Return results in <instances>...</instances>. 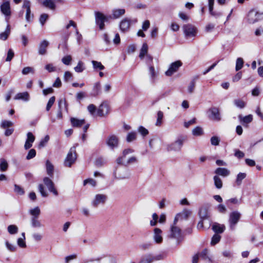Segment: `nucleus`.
<instances>
[{
	"label": "nucleus",
	"instance_id": "obj_52",
	"mask_svg": "<svg viewBox=\"0 0 263 263\" xmlns=\"http://www.w3.org/2000/svg\"><path fill=\"white\" fill-rule=\"evenodd\" d=\"M200 256L204 260L208 259L211 261V258L208 256V250L206 249H204L200 254Z\"/></svg>",
	"mask_w": 263,
	"mask_h": 263
},
{
	"label": "nucleus",
	"instance_id": "obj_47",
	"mask_svg": "<svg viewBox=\"0 0 263 263\" xmlns=\"http://www.w3.org/2000/svg\"><path fill=\"white\" fill-rule=\"evenodd\" d=\"M38 189L42 196L47 197L48 196V193L45 191L44 186L42 184H40L39 185Z\"/></svg>",
	"mask_w": 263,
	"mask_h": 263
},
{
	"label": "nucleus",
	"instance_id": "obj_11",
	"mask_svg": "<svg viewBox=\"0 0 263 263\" xmlns=\"http://www.w3.org/2000/svg\"><path fill=\"white\" fill-rule=\"evenodd\" d=\"M107 199V196L106 195L101 194H97L92 201L91 204L93 207L97 208L99 204H104Z\"/></svg>",
	"mask_w": 263,
	"mask_h": 263
},
{
	"label": "nucleus",
	"instance_id": "obj_61",
	"mask_svg": "<svg viewBox=\"0 0 263 263\" xmlns=\"http://www.w3.org/2000/svg\"><path fill=\"white\" fill-rule=\"evenodd\" d=\"M6 246L8 250L11 252H15L16 250V247L10 243L8 241H6Z\"/></svg>",
	"mask_w": 263,
	"mask_h": 263
},
{
	"label": "nucleus",
	"instance_id": "obj_48",
	"mask_svg": "<svg viewBox=\"0 0 263 263\" xmlns=\"http://www.w3.org/2000/svg\"><path fill=\"white\" fill-rule=\"evenodd\" d=\"M74 70L77 72H82L85 69L84 63L82 61H79L77 66L74 67Z\"/></svg>",
	"mask_w": 263,
	"mask_h": 263
},
{
	"label": "nucleus",
	"instance_id": "obj_43",
	"mask_svg": "<svg viewBox=\"0 0 263 263\" xmlns=\"http://www.w3.org/2000/svg\"><path fill=\"white\" fill-rule=\"evenodd\" d=\"M163 118V113L161 111H159L157 113V119L156 122V125L160 126L162 123V120Z\"/></svg>",
	"mask_w": 263,
	"mask_h": 263
},
{
	"label": "nucleus",
	"instance_id": "obj_7",
	"mask_svg": "<svg viewBox=\"0 0 263 263\" xmlns=\"http://www.w3.org/2000/svg\"><path fill=\"white\" fill-rule=\"evenodd\" d=\"M208 118L214 121H220L221 120V116L218 108L216 107H212L209 109L207 112Z\"/></svg>",
	"mask_w": 263,
	"mask_h": 263
},
{
	"label": "nucleus",
	"instance_id": "obj_26",
	"mask_svg": "<svg viewBox=\"0 0 263 263\" xmlns=\"http://www.w3.org/2000/svg\"><path fill=\"white\" fill-rule=\"evenodd\" d=\"M212 230L217 234L222 233L225 230V226L223 224H220L218 223H214L212 226Z\"/></svg>",
	"mask_w": 263,
	"mask_h": 263
},
{
	"label": "nucleus",
	"instance_id": "obj_44",
	"mask_svg": "<svg viewBox=\"0 0 263 263\" xmlns=\"http://www.w3.org/2000/svg\"><path fill=\"white\" fill-rule=\"evenodd\" d=\"M8 231L10 234H15L18 232V228L15 225H10L8 227Z\"/></svg>",
	"mask_w": 263,
	"mask_h": 263
},
{
	"label": "nucleus",
	"instance_id": "obj_55",
	"mask_svg": "<svg viewBox=\"0 0 263 263\" xmlns=\"http://www.w3.org/2000/svg\"><path fill=\"white\" fill-rule=\"evenodd\" d=\"M72 60V58L70 55H66L62 59V62L66 65H69L70 64L71 61Z\"/></svg>",
	"mask_w": 263,
	"mask_h": 263
},
{
	"label": "nucleus",
	"instance_id": "obj_41",
	"mask_svg": "<svg viewBox=\"0 0 263 263\" xmlns=\"http://www.w3.org/2000/svg\"><path fill=\"white\" fill-rule=\"evenodd\" d=\"M91 63L95 69L103 70L105 68L104 66L100 62L93 60Z\"/></svg>",
	"mask_w": 263,
	"mask_h": 263
},
{
	"label": "nucleus",
	"instance_id": "obj_40",
	"mask_svg": "<svg viewBox=\"0 0 263 263\" xmlns=\"http://www.w3.org/2000/svg\"><path fill=\"white\" fill-rule=\"evenodd\" d=\"M214 184L217 189H219L222 187V182L221 179L218 176H215L214 177Z\"/></svg>",
	"mask_w": 263,
	"mask_h": 263
},
{
	"label": "nucleus",
	"instance_id": "obj_18",
	"mask_svg": "<svg viewBox=\"0 0 263 263\" xmlns=\"http://www.w3.org/2000/svg\"><path fill=\"white\" fill-rule=\"evenodd\" d=\"M64 105L65 107V109L67 112H68V105L66 102V101L65 99H61L58 102V111L57 115V118L59 119H61L63 117L62 112V106Z\"/></svg>",
	"mask_w": 263,
	"mask_h": 263
},
{
	"label": "nucleus",
	"instance_id": "obj_62",
	"mask_svg": "<svg viewBox=\"0 0 263 263\" xmlns=\"http://www.w3.org/2000/svg\"><path fill=\"white\" fill-rule=\"evenodd\" d=\"M138 132L143 136H145L148 134V130L142 126H140L139 127Z\"/></svg>",
	"mask_w": 263,
	"mask_h": 263
},
{
	"label": "nucleus",
	"instance_id": "obj_58",
	"mask_svg": "<svg viewBox=\"0 0 263 263\" xmlns=\"http://www.w3.org/2000/svg\"><path fill=\"white\" fill-rule=\"evenodd\" d=\"M48 18V15L46 13H43L41 15L40 17V22L42 26H43Z\"/></svg>",
	"mask_w": 263,
	"mask_h": 263
},
{
	"label": "nucleus",
	"instance_id": "obj_23",
	"mask_svg": "<svg viewBox=\"0 0 263 263\" xmlns=\"http://www.w3.org/2000/svg\"><path fill=\"white\" fill-rule=\"evenodd\" d=\"M148 50H141V52L139 54V58L141 59H145L146 62L147 64H149L152 62L153 57L148 54Z\"/></svg>",
	"mask_w": 263,
	"mask_h": 263
},
{
	"label": "nucleus",
	"instance_id": "obj_59",
	"mask_svg": "<svg viewBox=\"0 0 263 263\" xmlns=\"http://www.w3.org/2000/svg\"><path fill=\"white\" fill-rule=\"evenodd\" d=\"M149 74L151 75V79L153 81H154L155 78H156L157 74L155 72V68L153 66H151L149 68Z\"/></svg>",
	"mask_w": 263,
	"mask_h": 263
},
{
	"label": "nucleus",
	"instance_id": "obj_24",
	"mask_svg": "<svg viewBox=\"0 0 263 263\" xmlns=\"http://www.w3.org/2000/svg\"><path fill=\"white\" fill-rule=\"evenodd\" d=\"M238 118L240 122L243 126L247 125L248 124L251 123L253 120V116L252 115H249L244 117H242L241 115H239Z\"/></svg>",
	"mask_w": 263,
	"mask_h": 263
},
{
	"label": "nucleus",
	"instance_id": "obj_13",
	"mask_svg": "<svg viewBox=\"0 0 263 263\" xmlns=\"http://www.w3.org/2000/svg\"><path fill=\"white\" fill-rule=\"evenodd\" d=\"M109 112V106L108 103L106 101L102 102L99 106L97 114L100 117H105Z\"/></svg>",
	"mask_w": 263,
	"mask_h": 263
},
{
	"label": "nucleus",
	"instance_id": "obj_54",
	"mask_svg": "<svg viewBox=\"0 0 263 263\" xmlns=\"http://www.w3.org/2000/svg\"><path fill=\"white\" fill-rule=\"evenodd\" d=\"M87 183L90 184L91 186L95 187L97 185V182L95 180L92 178L87 179L83 181V185H85Z\"/></svg>",
	"mask_w": 263,
	"mask_h": 263
},
{
	"label": "nucleus",
	"instance_id": "obj_12",
	"mask_svg": "<svg viewBox=\"0 0 263 263\" xmlns=\"http://www.w3.org/2000/svg\"><path fill=\"white\" fill-rule=\"evenodd\" d=\"M1 12L5 16L6 21L8 22L11 14L10 3L8 1L4 2L0 7Z\"/></svg>",
	"mask_w": 263,
	"mask_h": 263
},
{
	"label": "nucleus",
	"instance_id": "obj_27",
	"mask_svg": "<svg viewBox=\"0 0 263 263\" xmlns=\"http://www.w3.org/2000/svg\"><path fill=\"white\" fill-rule=\"evenodd\" d=\"M46 170L47 175L50 177H52L53 176L54 166L48 160L46 162Z\"/></svg>",
	"mask_w": 263,
	"mask_h": 263
},
{
	"label": "nucleus",
	"instance_id": "obj_34",
	"mask_svg": "<svg viewBox=\"0 0 263 263\" xmlns=\"http://www.w3.org/2000/svg\"><path fill=\"white\" fill-rule=\"evenodd\" d=\"M153 245V242L151 241L145 242L139 245V248L142 251H145L151 248Z\"/></svg>",
	"mask_w": 263,
	"mask_h": 263
},
{
	"label": "nucleus",
	"instance_id": "obj_45",
	"mask_svg": "<svg viewBox=\"0 0 263 263\" xmlns=\"http://www.w3.org/2000/svg\"><path fill=\"white\" fill-rule=\"evenodd\" d=\"M243 59L241 58H237V59L236 60V67H235L236 70L238 71L240 69H241L243 67Z\"/></svg>",
	"mask_w": 263,
	"mask_h": 263
},
{
	"label": "nucleus",
	"instance_id": "obj_56",
	"mask_svg": "<svg viewBox=\"0 0 263 263\" xmlns=\"http://www.w3.org/2000/svg\"><path fill=\"white\" fill-rule=\"evenodd\" d=\"M49 137L48 135H46L45 138L42 139L39 144V148H41L42 147H43L44 146H45V145L46 144V143L48 142V141H49Z\"/></svg>",
	"mask_w": 263,
	"mask_h": 263
},
{
	"label": "nucleus",
	"instance_id": "obj_53",
	"mask_svg": "<svg viewBox=\"0 0 263 263\" xmlns=\"http://www.w3.org/2000/svg\"><path fill=\"white\" fill-rule=\"evenodd\" d=\"M55 100V98L54 96L51 97L49 99V100L47 103L46 108V109L47 111H49L51 107L54 104Z\"/></svg>",
	"mask_w": 263,
	"mask_h": 263
},
{
	"label": "nucleus",
	"instance_id": "obj_5",
	"mask_svg": "<svg viewBox=\"0 0 263 263\" xmlns=\"http://www.w3.org/2000/svg\"><path fill=\"white\" fill-rule=\"evenodd\" d=\"M241 214L238 211L231 212L229 215V223L230 229L233 231L241 218Z\"/></svg>",
	"mask_w": 263,
	"mask_h": 263
},
{
	"label": "nucleus",
	"instance_id": "obj_39",
	"mask_svg": "<svg viewBox=\"0 0 263 263\" xmlns=\"http://www.w3.org/2000/svg\"><path fill=\"white\" fill-rule=\"evenodd\" d=\"M246 174L244 173H239L237 176L236 180V183L238 185L241 184L242 180L246 177Z\"/></svg>",
	"mask_w": 263,
	"mask_h": 263
},
{
	"label": "nucleus",
	"instance_id": "obj_29",
	"mask_svg": "<svg viewBox=\"0 0 263 263\" xmlns=\"http://www.w3.org/2000/svg\"><path fill=\"white\" fill-rule=\"evenodd\" d=\"M14 99L15 100H22L24 101H28L29 100V95L27 92L18 93Z\"/></svg>",
	"mask_w": 263,
	"mask_h": 263
},
{
	"label": "nucleus",
	"instance_id": "obj_36",
	"mask_svg": "<svg viewBox=\"0 0 263 263\" xmlns=\"http://www.w3.org/2000/svg\"><path fill=\"white\" fill-rule=\"evenodd\" d=\"M29 213L31 215L32 217L38 218L41 213V211L38 206L31 209L29 211Z\"/></svg>",
	"mask_w": 263,
	"mask_h": 263
},
{
	"label": "nucleus",
	"instance_id": "obj_14",
	"mask_svg": "<svg viewBox=\"0 0 263 263\" xmlns=\"http://www.w3.org/2000/svg\"><path fill=\"white\" fill-rule=\"evenodd\" d=\"M182 63L180 61H177L172 63L168 70L165 72V74L167 76H171L175 72H177L179 68L182 66Z\"/></svg>",
	"mask_w": 263,
	"mask_h": 263
},
{
	"label": "nucleus",
	"instance_id": "obj_60",
	"mask_svg": "<svg viewBox=\"0 0 263 263\" xmlns=\"http://www.w3.org/2000/svg\"><path fill=\"white\" fill-rule=\"evenodd\" d=\"M36 155V152L35 150L34 149H30L28 153L27 156H26V159L27 160H30L33 158H34Z\"/></svg>",
	"mask_w": 263,
	"mask_h": 263
},
{
	"label": "nucleus",
	"instance_id": "obj_15",
	"mask_svg": "<svg viewBox=\"0 0 263 263\" xmlns=\"http://www.w3.org/2000/svg\"><path fill=\"white\" fill-rule=\"evenodd\" d=\"M107 145L111 149L118 147L119 145V138L114 135L109 136L106 139Z\"/></svg>",
	"mask_w": 263,
	"mask_h": 263
},
{
	"label": "nucleus",
	"instance_id": "obj_9",
	"mask_svg": "<svg viewBox=\"0 0 263 263\" xmlns=\"http://www.w3.org/2000/svg\"><path fill=\"white\" fill-rule=\"evenodd\" d=\"M162 259L161 255L154 256L152 254L148 253L143 255L139 263H152L155 260H158Z\"/></svg>",
	"mask_w": 263,
	"mask_h": 263
},
{
	"label": "nucleus",
	"instance_id": "obj_42",
	"mask_svg": "<svg viewBox=\"0 0 263 263\" xmlns=\"http://www.w3.org/2000/svg\"><path fill=\"white\" fill-rule=\"evenodd\" d=\"M234 103L235 106L239 108H243L246 105V103L242 100L235 99L234 101Z\"/></svg>",
	"mask_w": 263,
	"mask_h": 263
},
{
	"label": "nucleus",
	"instance_id": "obj_32",
	"mask_svg": "<svg viewBox=\"0 0 263 263\" xmlns=\"http://www.w3.org/2000/svg\"><path fill=\"white\" fill-rule=\"evenodd\" d=\"M215 173L218 175L226 177L230 174V172L227 168L218 167L216 170Z\"/></svg>",
	"mask_w": 263,
	"mask_h": 263
},
{
	"label": "nucleus",
	"instance_id": "obj_50",
	"mask_svg": "<svg viewBox=\"0 0 263 263\" xmlns=\"http://www.w3.org/2000/svg\"><path fill=\"white\" fill-rule=\"evenodd\" d=\"M221 239V236L219 235L218 234H215L213 235V236L212 238V240L211 242V244L212 246H214L217 243L219 242Z\"/></svg>",
	"mask_w": 263,
	"mask_h": 263
},
{
	"label": "nucleus",
	"instance_id": "obj_57",
	"mask_svg": "<svg viewBox=\"0 0 263 263\" xmlns=\"http://www.w3.org/2000/svg\"><path fill=\"white\" fill-rule=\"evenodd\" d=\"M220 139L217 136H213L211 138V144L214 146L218 145L219 144Z\"/></svg>",
	"mask_w": 263,
	"mask_h": 263
},
{
	"label": "nucleus",
	"instance_id": "obj_25",
	"mask_svg": "<svg viewBox=\"0 0 263 263\" xmlns=\"http://www.w3.org/2000/svg\"><path fill=\"white\" fill-rule=\"evenodd\" d=\"M198 79V76H195L190 82L187 86V92L189 93H192L194 92L196 86V81Z\"/></svg>",
	"mask_w": 263,
	"mask_h": 263
},
{
	"label": "nucleus",
	"instance_id": "obj_63",
	"mask_svg": "<svg viewBox=\"0 0 263 263\" xmlns=\"http://www.w3.org/2000/svg\"><path fill=\"white\" fill-rule=\"evenodd\" d=\"M45 68L49 72H54L56 70V67H54L52 64H48L45 66Z\"/></svg>",
	"mask_w": 263,
	"mask_h": 263
},
{
	"label": "nucleus",
	"instance_id": "obj_49",
	"mask_svg": "<svg viewBox=\"0 0 263 263\" xmlns=\"http://www.w3.org/2000/svg\"><path fill=\"white\" fill-rule=\"evenodd\" d=\"M136 137L137 134L135 132L129 133L127 136L126 141L128 142H131L134 140H136Z\"/></svg>",
	"mask_w": 263,
	"mask_h": 263
},
{
	"label": "nucleus",
	"instance_id": "obj_20",
	"mask_svg": "<svg viewBox=\"0 0 263 263\" xmlns=\"http://www.w3.org/2000/svg\"><path fill=\"white\" fill-rule=\"evenodd\" d=\"M153 239L156 243L160 244L162 242V231L159 228H156L154 229Z\"/></svg>",
	"mask_w": 263,
	"mask_h": 263
},
{
	"label": "nucleus",
	"instance_id": "obj_35",
	"mask_svg": "<svg viewBox=\"0 0 263 263\" xmlns=\"http://www.w3.org/2000/svg\"><path fill=\"white\" fill-rule=\"evenodd\" d=\"M101 93V84L100 82H97L95 84L93 88L92 95L97 96Z\"/></svg>",
	"mask_w": 263,
	"mask_h": 263
},
{
	"label": "nucleus",
	"instance_id": "obj_10",
	"mask_svg": "<svg viewBox=\"0 0 263 263\" xmlns=\"http://www.w3.org/2000/svg\"><path fill=\"white\" fill-rule=\"evenodd\" d=\"M23 8L26 9L25 18L27 22L30 23L32 21L33 18V14L31 13L30 2L28 0H24L23 2Z\"/></svg>",
	"mask_w": 263,
	"mask_h": 263
},
{
	"label": "nucleus",
	"instance_id": "obj_17",
	"mask_svg": "<svg viewBox=\"0 0 263 263\" xmlns=\"http://www.w3.org/2000/svg\"><path fill=\"white\" fill-rule=\"evenodd\" d=\"M181 236V230L176 226H172L170 237L178 240Z\"/></svg>",
	"mask_w": 263,
	"mask_h": 263
},
{
	"label": "nucleus",
	"instance_id": "obj_22",
	"mask_svg": "<svg viewBox=\"0 0 263 263\" xmlns=\"http://www.w3.org/2000/svg\"><path fill=\"white\" fill-rule=\"evenodd\" d=\"M70 122L72 126L74 127H80L85 123L84 119H79L74 117L70 118Z\"/></svg>",
	"mask_w": 263,
	"mask_h": 263
},
{
	"label": "nucleus",
	"instance_id": "obj_8",
	"mask_svg": "<svg viewBox=\"0 0 263 263\" xmlns=\"http://www.w3.org/2000/svg\"><path fill=\"white\" fill-rule=\"evenodd\" d=\"M43 182L47 187L48 191L54 196H58L59 193L55 187L54 182L49 177H45L43 178Z\"/></svg>",
	"mask_w": 263,
	"mask_h": 263
},
{
	"label": "nucleus",
	"instance_id": "obj_31",
	"mask_svg": "<svg viewBox=\"0 0 263 263\" xmlns=\"http://www.w3.org/2000/svg\"><path fill=\"white\" fill-rule=\"evenodd\" d=\"M10 33V26L8 24L4 32L0 33V40L5 41Z\"/></svg>",
	"mask_w": 263,
	"mask_h": 263
},
{
	"label": "nucleus",
	"instance_id": "obj_64",
	"mask_svg": "<svg viewBox=\"0 0 263 263\" xmlns=\"http://www.w3.org/2000/svg\"><path fill=\"white\" fill-rule=\"evenodd\" d=\"M14 191L20 195H23L24 194L23 189L17 184L14 185Z\"/></svg>",
	"mask_w": 263,
	"mask_h": 263
},
{
	"label": "nucleus",
	"instance_id": "obj_37",
	"mask_svg": "<svg viewBox=\"0 0 263 263\" xmlns=\"http://www.w3.org/2000/svg\"><path fill=\"white\" fill-rule=\"evenodd\" d=\"M38 218L31 217V224L33 228H41L43 226L41 222L37 219Z\"/></svg>",
	"mask_w": 263,
	"mask_h": 263
},
{
	"label": "nucleus",
	"instance_id": "obj_4",
	"mask_svg": "<svg viewBox=\"0 0 263 263\" xmlns=\"http://www.w3.org/2000/svg\"><path fill=\"white\" fill-rule=\"evenodd\" d=\"M182 28L185 37L187 39L194 37L197 33V28L192 24L184 25Z\"/></svg>",
	"mask_w": 263,
	"mask_h": 263
},
{
	"label": "nucleus",
	"instance_id": "obj_3",
	"mask_svg": "<svg viewBox=\"0 0 263 263\" xmlns=\"http://www.w3.org/2000/svg\"><path fill=\"white\" fill-rule=\"evenodd\" d=\"M78 144L70 148L69 152L64 161V165L67 167H71L72 164L74 163L77 159V153L76 151V147Z\"/></svg>",
	"mask_w": 263,
	"mask_h": 263
},
{
	"label": "nucleus",
	"instance_id": "obj_51",
	"mask_svg": "<svg viewBox=\"0 0 263 263\" xmlns=\"http://www.w3.org/2000/svg\"><path fill=\"white\" fill-rule=\"evenodd\" d=\"M22 72L24 75L28 74L29 73H34V69L31 67H26L23 69Z\"/></svg>",
	"mask_w": 263,
	"mask_h": 263
},
{
	"label": "nucleus",
	"instance_id": "obj_19",
	"mask_svg": "<svg viewBox=\"0 0 263 263\" xmlns=\"http://www.w3.org/2000/svg\"><path fill=\"white\" fill-rule=\"evenodd\" d=\"M131 24L130 19L125 18L122 20L120 23V30L123 32H126L128 31Z\"/></svg>",
	"mask_w": 263,
	"mask_h": 263
},
{
	"label": "nucleus",
	"instance_id": "obj_1",
	"mask_svg": "<svg viewBox=\"0 0 263 263\" xmlns=\"http://www.w3.org/2000/svg\"><path fill=\"white\" fill-rule=\"evenodd\" d=\"M186 136H181L172 143L168 144L166 147L167 151L179 152L181 151L184 142L186 140Z\"/></svg>",
	"mask_w": 263,
	"mask_h": 263
},
{
	"label": "nucleus",
	"instance_id": "obj_30",
	"mask_svg": "<svg viewBox=\"0 0 263 263\" xmlns=\"http://www.w3.org/2000/svg\"><path fill=\"white\" fill-rule=\"evenodd\" d=\"M68 39V35H65L63 36L61 38V41L59 44L58 48L62 49H66L68 48L67 46V40Z\"/></svg>",
	"mask_w": 263,
	"mask_h": 263
},
{
	"label": "nucleus",
	"instance_id": "obj_16",
	"mask_svg": "<svg viewBox=\"0 0 263 263\" xmlns=\"http://www.w3.org/2000/svg\"><path fill=\"white\" fill-rule=\"evenodd\" d=\"M137 161V158L134 156L130 157L126 162L123 160V157H119L116 160V162L118 164L122 165L125 166H127L132 163H136Z\"/></svg>",
	"mask_w": 263,
	"mask_h": 263
},
{
	"label": "nucleus",
	"instance_id": "obj_21",
	"mask_svg": "<svg viewBox=\"0 0 263 263\" xmlns=\"http://www.w3.org/2000/svg\"><path fill=\"white\" fill-rule=\"evenodd\" d=\"M198 214L201 219L205 220L208 219L209 217V215L207 206L204 205L201 207L199 209Z\"/></svg>",
	"mask_w": 263,
	"mask_h": 263
},
{
	"label": "nucleus",
	"instance_id": "obj_38",
	"mask_svg": "<svg viewBox=\"0 0 263 263\" xmlns=\"http://www.w3.org/2000/svg\"><path fill=\"white\" fill-rule=\"evenodd\" d=\"M8 163L4 159H0V171L2 172L6 171L8 168Z\"/></svg>",
	"mask_w": 263,
	"mask_h": 263
},
{
	"label": "nucleus",
	"instance_id": "obj_28",
	"mask_svg": "<svg viewBox=\"0 0 263 263\" xmlns=\"http://www.w3.org/2000/svg\"><path fill=\"white\" fill-rule=\"evenodd\" d=\"M42 5L51 10H54L56 8L54 0H44L42 2Z\"/></svg>",
	"mask_w": 263,
	"mask_h": 263
},
{
	"label": "nucleus",
	"instance_id": "obj_46",
	"mask_svg": "<svg viewBox=\"0 0 263 263\" xmlns=\"http://www.w3.org/2000/svg\"><path fill=\"white\" fill-rule=\"evenodd\" d=\"M192 134L196 136H201L203 134V130L201 127L197 126L193 129Z\"/></svg>",
	"mask_w": 263,
	"mask_h": 263
},
{
	"label": "nucleus",
	"instance_id": "obj_6",
	"mask_svg": "<svg viewBox=\"0 0 263 263\" xmlns=\"http://www.w3.org/2000/svg\"><path fill=\"white\" fill-rule=\"evenodd\" d=\"M263 13H259L255 9H251L247 15V20L249 24H254L261 20L260 16Z\"/></svg>",
	"mask_w": 263,
	"mask_h": 263
},
{
	"label": "nucleus",
	"instance_id": "obj_33",
	"mask_svg": "<svg viewBox=\"0 0 263 263\" xmlns=\"http://www.w3.org/2000/svg\"><path fill=\"white\" fill-rule=\"evenodd\" d=\"M125 12V9H114L112 10V18L116 19L123 15Z\"/></svg>",
	"mask_w": 263,
	"mask_h": 263
},
{
	"label": "nucleus",
	"instance_id": "obj_2",
	"mask_svg": "<svg viewBox=\"0 0 263 263\" xmlns=\"http://www.w3.org/2000/svg\"><path fill=\"white\" fill-rule=\"evenodd\" d=\"M95 14L96 24L99 26L100 30H104L105 28V22H108L109 18H112V16H105L104 14L99 11H96Z\"/></svg>",
	"mask_w": 263,
	"mask_h": 263
}]
</instances>
